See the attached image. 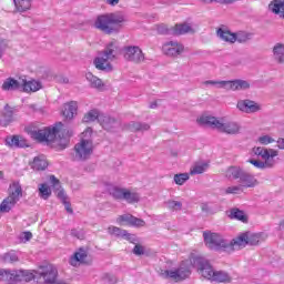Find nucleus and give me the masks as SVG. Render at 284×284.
I'll list each match as a JSON object with an SVG mask.
<instances>
[{"label": "nucleus", "instance_id": "nucleus-1", "mask_svg": "<svg viewBox=\"0 0 284 284\" xmlns=\"http://www.w3.org/2000/svg\"><path fill=\"white\" fill-rule=\"evenodd\" d=\"M62 128L63 123L60 122L55 126L33 130L31 131V139L40 141V143H43L44 141H47V143H57V145H60L61 150H65L68 143H70V139H68V136H61L60 132Z\"/></svg>", "mask_w": 284, "mask_h": 284}, {"label": "nucleus", "instance_id": "nucleus-2", "mask_svg": "<svg viewBox=\"0 0 284 284\" xmlns=\"http://www.w3.org/2000/svg\"><path fill=\"white\" fill-rule=\"evenodd\" d=\"M125 23V18L119 13H104L95 18L93 28L102 34H119Z\"/></svg>", "mask_w": 284, "mask_h": 284}, {"label": "nucleus", "instance_id": "nucleus-3", "mask_svg": "<svg viewBox=\"0 0 284 284\" xmlns=\"http://www.w3.org/2000/svg\"><path fill=\"white\" fill-rule=\"evenodd\" d=\"M190 264L196 267L197 272H200L203 278H207V281H216L217 283H230L232 277L225 271H214L210 262L201 256H193L190 260Z\"/></svg>", "mask_w": 284, "mask_h": 284}, {"label": "nucleus", "instance_id": "nucleus-4", "mask_svg": "<svg viewBox=\"0 0 284 284\" xmlns=\"http://www.w3.org/2000/svg\"><path fill=\"white\" fill-rule=\"evenodd\" d=\"M199 123L201 125H209V128H213L223 134H230L232 136L236 134H241V124L239 122L229 121L221 122L219 119L211 115H203L199 119Z\"/></svg>", "mask_w": 284, "mask_h": 284}, {"label": "nucleus", "instance_id": "nucleus-5", "mask_svg": "<svg viewBox=\"0 0 284 284\" xmlns=\"http://www.w3.org/2000/svg\"><path fill=\"white\" fill-rule=\"evenodd\" d=\"M225 176L230 181H239L243 190L258 185V180H256L254 174L245 171L241 166H230L225 172Z\"/></svg>", "mask_w": 284, "mask_h": 284}, {"label": "nucleus", "instance_id": "nucleus-6", "mask_svg": "<svg viewBox=\"0 0 284 284\" xmlns=\"http://www.w3.org/2000/svg\"><path fill=\"white\" fill-rule=\"evenodd\" d=\"M253 152L254 154H256V156H261V159H263L264 161L263 162L254 159L248 160V163H251V165H254V168H257V170H267L276 165L275 159L276 156H278V151L274 149L257 146L253 149Z\"/></svg>", "mask_w": 284, "mask_h": 284}, {"label": "nucleus", "instance_id": "nucleus-7", "mask_svg": "<svg viewBox=\"0 0 284 284\" xmlns=\"http://www.w3.org/2000/svg\"><path fill=\"white\" fill-rule=\"evenodd\" d=\"M204 244L209 250L213 252H226L227 240L223 239V235L213 233L212 231L203 232Z\"/></svg>", "mask_w": 284, "mask_h": 284}, {"label": "nucleus", "instance_id": "nucleus-8", "mask_svg": "<svg viewBox=\"0 0 284 284\" xmlns=\"http://www.w3.org/2000/svg\"><path fill=\"white\" fill-rule=\"evenodd\" d=\"M11 193L8 197H6L0 204V216L1 214H8L17 203H19L20 199L23 196V190L19 183L13 182L11 186Z\"/></svg>", "mask_w": 284, "mask_h": 284}, {"label": "nucleus", "instance_id": "nucleus-9", "mask_svg": "<svg viewBox=\"0 0 284 284\" xmlns=\"http://www.w3.org/2000/svg\"><path fill=\"white\" fill-rule=\"evenodd\" d=\"M192 274V271L190 270V262H182L180 266L174 270H161L160 271V276L162 278H172L173 281H185Z\"/></svg>", "mask_w": 284, "mask_h": 284}, {"label": "nucleus", "instance_id": "nucleus-10", "mask_svg": "<svg viewBox=\"0 0 284 284\" xmlns=\"http://www.w3.org/2000/svg\"><path fill=\"white\" fill-rule=\"evenodd\" d=\"M109 193L115 201H125L130 204L139 203L141 200L139 193L132 192L125 187L113 186L109 190Z\"/></svg>", "mask_w": 284, "mask_h": 284}, {"label": "nucleus", "instance_id": "nucleus-11", "mask_svg": "<svg viewBox=\"0 0 284 284\" xmlns=\"http://www.w3.org/2000/svg\"><path fill=\"white\" fill-rule=\"evenodd\" d=\"M94 144L92 140L82 139L74 145L73 160L75 161H88L92 156Z\"/></svg>", "mask_w": 284, "mask_h": 284}, {"label": "nucleus", "instance_id": "nucleus-12", "mask_svg": "<svg viewBox=\"0 0 284 284\" xmlns=\"http://www.w3.org/2000/svg\"><path fill=\"white\" fill-rule=\"evenodd\" d=\"M122 55L125 61H129L130 63L139 64L145 61V54L143 53V50H141V48L138 45L123 47Z\"/></svg>", "mask_w": 284, "mask_h": 284}, {"label": "nucleus", "instance_id": "nucleus-13", "mask_svg": "<svg viewBox=\"0 0 284 284\" xmlns=\"http://www.w3.org/2000/svg\"><path fill=\"white\" fill-rule=\"evenodd\" d=\"M36 274L40 275V278H43L47 284L57 283V276H59V271L52 264L40 266Z\"/></svg>", "mask_w": 284, "mask_h": 284}, {"label": "nucleus", "instance_id": "nucleus-14", "mask_svg": "<svg viewBox=\"0 0 284 284\" xmlns=\"http://www.w3.org/2000/svg\"><path fill=\"white\" fill-rule=\"evenodd\" d=\"M34 278L37 275L30 271L19 270L7 273V281H13V283H30Z\"/></svg>", "mask_w": 284, "mask_h": 284}, {"label": "nucleus", "instance_id": "nucleus-15", "mask_svg": "<svg viewBox=\"0 0 284 284\" xmlns=\"http://www.w3.org/2000/svg\"><path fill=\"white\" fill-rule=\"evenodd\" d=\"M236 108L240 112H244L245 114H255V112H261V104L250 99L239 100Z\"/></svg>", "mask_w": 284, "mask_h": 284}, {"label": "nucleus", "instance_id": "nucleus-16", "mask_svg": "<svg viewBox=\"0 0 284 284\" xmlns=\"http://www.w3.org/2000/svg\"><path fill=\"white\" fill-rule=\"evenodd\" d=\"M18 110L14 106H10V104H6L1 114H0V125L2 128H8L10 123H13L14 115L17 114Z\"/></svg>", "mask_w": 284, "mask_h": 284}, {"label": "nucleus", "instance_id": "nucleus-17", "mask_svg": "<svg viewBox=\"0 0 284 284\" xmlns=\"http://www.w3.org/2000/svg\"><path fill=\"white\" fill-rule=\"evenodd\" d=\"M162 50L166 57H179V54L183 53V44L176 41H169L163 44Z\"/></svg>", "mask_w": 284, "mask_h": 284}, {"label": "nucleus", "instance_id": "nucleus-18", "mask_svg": "<svg viewBox=\"0 0 284 284\" xmlns=\"http://www.w3.org/2000/svg\"><path fill=\"white\" fill-rule=\"evenodd\" d=\"M247 245V234H242L231 242L226 240V252H234V250H241V247H245Z\"/></svg>", "mask_w": 284, "mask_h": 284}, {"label": "nucleus", "instance_id": "nucleus-19", "mask_svg": "<svg viewBox=\"0 0 284 284\" xmlns=\"http://www.w3.org/2000/svg\"><path fill=\"white\" fill-rule=\"evenodd\" d=\"M119 52H121V50L119 49V42L113 41L106 44L105 49L102 51V57L105 58L108 61H114Z\"/></svg>", "mask_w": 284, "mask_h": 284}, {"label": "nucleus", "instance_id": "nucleus-20", "mask_svg": "<svg viewBox=\"0 0 284 284\" xmlns=\"http://www.w3.org/2000/svg\"><path fill=\"white\" fill-rule=\"evenodd\" d=\"M6 145H8V148H29L28 145V140H26V138L21 136V135H8L6 138Z\"/></svg>", "mask_w": 284, "mask_h": 284}, {"label": "nucleus", "instance_id": "nucleus-21", "mask_svg": "<svg viewBox=\"0 0 284 284\" xmlns=\"http://www.w3.org/2000/svg\"><path fill=\"white\" fill-rule=\"evenodd\" d=\"M23 79L16 80L14 78H8L2 84V90L6 92H14L17 90L22 91Z\"/></svg>", "mask_w": 284, "mask_h": 284}, {"label": "nucleus", "instance_id": "nucleus-22", "mask_svg": "<svg viewBox=\"0 0 284 284\" xmlns=\"http://www.w3.org/2000/svg\"><path fill=\"white\" fill-rule=\"evenodd\" d=\"M226 90H232L233 92L250 90V83L245 80H229L226 81Z\"/></svg>", "mask_w": 284, "mask_h": 284}, {"label": "nucleus", "instance_id": "nucleus-23", "mask_svg": "<svg viewBox=\"0 0 284 284\" xmlns=\"http://www.w3.org/2000/svg\"><path fill=\"white\" fill-rule=\"evenodd\" d=\"M77 110H79V105L77 104V101L68 102L63 105L62 115L67 120L74 119V114H77Z\"/></svg>", "mask_w": 284, "mask_h": 284}, {"label": "nucleus", "instance_id": "nucleus-24", "mask_svg": "<svg viewBox=\"0 0 284 284\" xmlns=\"http://www.w3.org/2000/svg\"><path fill=\"white\" fill-rule=\"evenodd\" d=\"M118 221H122L124 223H129V225H133V227H145V221L135 217L132 214L121 215Z\"/></svg>", "mask_w": 284, "mask_h": 284}, {"label": "nucleus", "instance_id": "nucleus-25", "mask_svg": "<svg viewBox=\"0 0 284 284\" xmlns=\"http://www.w3.org/2000/svg\"><path fill=\"white\" fill-rule=\"evenodd\" d=\"M125 130H129V132H148L150 130V124L145 122H130L124 125Z\"/></svg>", "mask_w": 284, "mask_h": 284}, {"label": "nucleus", "instance_id": "nucleus-26", "mask_svg": "<svg viewBox=\"0 0 284 284\" xmlns=\"http://www.w3.org/2000/svg\"><path fill=\"white\" fill-rule=\"evenodd\" d=\"M41 88V82L37 80L28 81L26 79H22V92H39Z\"/></svg>", "mask_w": 284, "mask_h": 284}, {"label": "nucleus", "instance_id": "nucleus-27", "mask_svg": "<svg viewBox=\"0 0 284 284\" xmlns=\"http://www.w3.org/2000/svg\"><path fill=\"white\" fill-rule=\"evenodd\" d=\"M110 60L101 57L94 59L93 63L97 70H101L102 72H112V64L108 62Z\"/></svg>", "mask_w": 284, "mask_h": 284}, {"label": "nucleus", "instance_id": "nucleus-28", "mask_svg": "<svg viewBox=\"0 0 284 284\" xmlns=\"http://www.w3.org/2000/svg\"><path fill=\"white\" fill-rule=\"evenodd\" d=\"M268 10H271L273 14H278L281 19H284V0H273L268 4Z\"/></svg>", "mask_w": 284, "mask_h": 284}, {"label": "nucleus", "instance_id": "nucleus-29", "mask_svg": "<svg viewBox=\"0 0 284 284\" xmlns=\"http://www.w3.org/2000/svg\"><path fill=\"white\" fill-rule=\"evenodd\" d=\"M87 81H89L91 88H94L95 90H103L105 84L103 83V80H101L99 77L92 74V72H88L85 74Z\"/></svg>", "mask_w": 284, "mask_h": 284}, {"label": "nucleus", "instance_id": "nucleus-30", "mask_svg": "<svg viewBox=\"0 0 284 284\" xmlns=\"http://www.w3.org/2000/svg\"><path fill=\"white\" fill-rule=\"evenodd\" d=\"M229 219L241 221L242 223H247V215L244 211H241L237 207L231 209L227 214Z\"/></svg>", "mask_w": 284, "mask_h": 284}, {"label": "nucleus", "instance_id": "nucleus-31", "mask_svg": "<svg viewBox=\"0 0 284 284\" xmlns=\"http://www.w3.org/2000/svg\"><path fill=\"white\" fill-rule=\"evenodd\" d=\"M31 168L37 172L45 170V168H48V160H45V155L36 156L31 163Z\"/></svg>", "mask_w": 284, "mask_h": 284}, {"label": "nucleus", "instance_id": "nucleus-32", "mask_svg": "<svg viewBox=\"0 0 284 284\" xmlns=\"http://www.w3.org/2000/svg\"><path fill=\"white\" fill-rule=\"evenodd\" d=\"M217 37L226 43H236V33H232L230 30L217 29Z\"/></svg>", "mask_w": 284, "mask_h": 284}, {"label": "nucleus", "instance_id": "nucleus-33", "mask_svg": "<svg viewBox=\"0 0 284 284\" xmlns=\"http://www.w3.org/2000/svg\"><path fill=\"white\" fill-rule=\"evenodd\" d=\"M85 258H88V253L85 252V250L80 248L79 252H75L74 255L71 257L70 264L73 267H77L79 263H85Z\"/></svg>", "mask_w": 284, "mask_h": 284}, {"label": "nucleus", "instance_id": "nucleus-34", "mask_svg": "<svg viewBox=\"0 0 284 284\" xmlns=\"http://www.w3.org/2000/svg\"><path fill=\"white\" fill-rule=\"evenodd\" d=\"M273 58L277 63H284V43H275L273 47Z\"/></svg>", "mask_w": 284, "mask_h": 284}, {"label": "nucleus", "instance_id": "nucleus-35", "mask_svg": "<svg viewBox=\"0 0 284 284\" xmlns=\"http://www.w3.org/2000/svg\"><path fill=\"white\" fill-rule=\"evenodd\" d=\"M101 114L99 113V110L93 109L90 110L82 119L83 123H92L94 121H99L101 123Z\"/></svg>", "mask_w": 284, "mask_h": 284}, {"label": "nucleus", "instance_id": "nucleus-36", "mask_svg": "<svg viewBox=\"0 0 284 284\" xmlns=\"http://www.w3.org/2000/svg\"><path fill=\"white\" fill-rule=\"evenodd\" d=\"M13 3L18 12H26V10H30L32 7V0H13Z\"/></svg>", "mask_w": 284, "mask_h": 284}, {"label": "nucleus", "instance_id": "nucleus-37", "mask_svg": "<svg viewBox=\"0 0 284 284\" xmlns=\"http://www.w3.org/2000/svg\"><path fill=\"white\" fill-rule=\"evenodd\" d=\"M187 32H192V27L187 23L176 24L173 28V34H187Z\"/></svg>", "mask_w": 284, "mask_h": 284}, {"label": "nucleus", "instance_id": "nucleus-38", "mask_svg": "<svg viewBox=\"0 0 284 284\" xmlns=\"http://www.w3.org/2000/svg\"><path fill=\"white\" fill-rule=\"evenodd\" d=\"M100 123H102L104 130H110V128H114L119 122L112 116H102Z\"/></svg>", "mask_w": 284, "mask_h": 284}, {"label": "nucleus", "instance_id": "nucleus-39", "mask_svg": "<svg viewBox=\"0 0 284 284\" xmlns=\"http://www.w3.org/2000/svg\"><path fill=\"white\" fill-rule=\"evenodd\" d=\"M209 168L210 164H207V162L197 163L191 170V174H203L207 171Z\"/></svg>", "mask_w": 284, "mask_h": 284}, {"label": "nucleus", "instance_id": "nucleus-40", "mask_svg": "<svg viewBox=\"0 0 284 284\" xmlns=\"http://www.w3.org/2000/svg\"><path fill=\"white\" fill-rule=\"evenodd\" d=\"M51 194H52V190H50V186H48V184H40L39 195L41 196V199H43L44 201H48Z\"/></svg>", "mask_w": 284, "mask_h": 284}, {"label": "nucleus", "instance_id": "nucleus-41", "mask_svg": "<svg viewBox=\"0 0 284 284\" xmlns=\"http://www.w3.org/2000/svg\"><path fill=\"white\" fill-rule=\"evenodd\" d=\"M250 39H252V33H247L245 31H239L235 33V41H237V43H245L250 41Z\"/></svg>", "mask_w": 284, "mask_h": 284}, {"label": "nucleus", "instance_id": "nucleus-42", "mask_svg": "<svg viewBox=\"0 0 284 284\" xmlns=\"http://www.w3.org/2000/svg\"><path fill=\"white\" fill-rule=\"evenodd\" d=\"M173 181L176 185H183L186 181H190V174L187 173H179L175 174Z\"/></svg>", "mask_w": 284, "mask_h": 284}, {"label": "nucleus", "instance_id": "nucleus-43", "mask_svg": "<svg viewBox=\"0 0 284 284\" xmlns=\"http://www.w3.org/2000/svg\"><path fill=\"white\" fill-rule=\"evenodd\" d=\"M204 85H215V88L226 90L227 81L222 80V81H214V80H206L203 82Z\"/></svg>", "mask_w": 284, "mask_h": 284}, {"label": "nucleus", "instance_id": "nucleus-44", "mask_svg": "<svg viewBox=\"0 0 284 284\" xmlns=\"http://www.w3.org/2000/svg\"><path fill=\"white\" fill-rule=\"evenodd\" d=\"M3 261L6 263H18L19 261V255H17V253L14 251H11L9 253H6L3 255Z\"/></svg>", "mask_w": 284, "mask_h": 284}, {"label": "nucleus", "instance_id": "nucleus-45", "mask_svg": "<svg viewBox=\"0 0 284 284\" xmlns=\"http://www.w3.org/2000/svg\"><path fill=\"white\" fill-rule=\"evenodd\" d=\"M242 192H243V186L241 184L227 186L224 190V194H241Z\"/></svg>", "mask_w": 284, "mask_h": 284}, {"label": "nucleus", "instance_id": "nucleus-46", "mask_svg": "<svg viewBox=\"0 0 284 284\" xmlns=\"http://www.w3.org/2000/svg\"><path fill=\"white\" fill-rule=\"evenodd\" d=\"M166 205H168L169 210H173V212H179L183 207V203H181L179 201H174V200L168 201Z\"/></svg>", "mask_w": 284, "mask_h": 284}, {"label": "nucleus", "instance_id": "nucleus-47", "mask_svg": "<svg viewBox=\"0 0 284 284\" xmlns=\"http://www.w3.org/2000/svg\"><path fill=\"white\" fill-rule=\"evenodd\" d=\"M128 231L116 227V226H110L109 233L113 234L114 236H120L121 239L125 237Z\"/></svg>", "mask_w": 284, "mask_h": 284}, {"label": "nucleus", "instance_id": "nucleus-48", "mask_svg": "<svg viewBox=\"0 0 284 284\" xmlns=\"http://www.w3.org/2000/svg\"><path fill=\"white\" fill-rule=\"evenodd\" d=\"M257 143H260V145H270L271 143H276V140L266 134L257 138Z\"/></svg>", "mask_w": 284, "mask_h": 284}, {"label": "nucleus", "instance_id": "nucleus-49", "mask_svg": "<svg viewBox=\"0 0 284 284\" xmlns=\"http://www.w3.org/2000/svg\"><path fill=\"white\" fill-rule=\"evenodd\" d=\"M261 242V235L258 234H251L246 235V245H258Z\"/></svg>", "mask_w": 284, "mask_h": 284}, {"label": "nucleus", "instance_id": "nucleus-50", "mask_svg": "<svg viewBox=\"0 0 284 284\" xmlns=\"http://www.w3.org/2000/svg\"><path fill=\"white\" fill-rule=\"evenodd\" d=\"M158 33L159 34H174V29L168 28V24H159Z\"/></svg>", "mask_w": 284, "mask_h": 284}, {"label": "nucleus", "instance_id": "nucleus-51", "mask_svg": "<svg viewBox=\"0 0 284 284\" xmlns=\"http://www.w3.org/2000/svg\"><path fill=\"white\" fill-rule=\"evenodd\" d=\"M71 236H73L74 239H79L80 241H83V239H85V232H83V230L81 229H73L71 230Z\"/></svg>", "mask_w": 284, "mask_h": 284}, {"label": "nucleus", "instance_id": "nucleus-52", "mask_svg": "<svg viewBox=\"0 0 284 284\" xmlns=\"http://www.w3.org/2000/svg\"><path fill=\"white\" fill-rule=\"evenodd\" d=\"M102 281L103 283H106V284H116V276H114L113 274L106 273L102 276Z\"/></svg>", "mask_w": 284, "mask_h": 284}, {"label": "nucleus", "instance_id": "nucleus-53", "mask_svg": "<svg viewBox=\"0 0 284 284\" xmlns=\"http://www.w3.org/2000/svg\"><path fill=\"white\" fill-rule=\"evenodd\" d=\"M125 241H129V243H133V245H136V243H139V237H136L135 234L132 233H125L124 237Z\"/></svg>", "mask_w": 284, "mask_h": 284}, {"label": "nucleus", "instance_id": "nucleus-54", "mask_svg": "<svg viewBox=\"0 0 284 284\" xmlns=\"http://www.w3.org/2000/svg\"><path fill=\"white\" fill-rule=\"evenodd\" d=\"M133 254H135V256H143V254H145V248L138 242L133 247Z\"/></svg>", "mask_w": 284, "mask_h": 284}, {"label": "nucleus", "instance_id": "nucleus-55", "mask_svg": "<svg viewBox=\"0 0 284 284\" xmlns=\"http://www.w3.org/2000/svg\"><path fill=\"white\" fill-rule=\"evenodd\" d=\"M50 182L52 183L53 187L59 190L61 187V182H59V179H57L54 175L50 176Z\"/></svg>", "mask_w": 284, "mask_h": 284}, {"label": "nucleus", "instance_id": "nucleus-56", "mask_svg": "<svg viewBox=\"0 0 284 284\" xmlns=\"http://www.w3.org/2000/svg\"><path fill=\"white\" fill-rule=\"evenodd\" d=\"M57 196L60 199V201H62V203L63 201H68V195H65V191L63 190L58 191Z\"/></svg>", "mask_w": 284, "mask_h": 284}, {"label": "nucleus", "instance_id": "nucleus-57", "mask_svg": "<svg viewBox=\"0 0 284 284\" xmlns=\"http://www.w3.org/2000/svg\"><path fill=\"white\" fill-rule=\"evenodd\" d=\"M62 203H63V205H64L67 212H68L69 214H72L73 211H72V205L70 204V202H69L68 200H64Z\"/></svg>", "mask_w": 284, "mask_h": 284}, {"label": "nucleus", "instance_id": "nucleus-58", "mask_svg": "<svg viewBox=\"0 0 284 284\" xmlns=\"http://www.w3.org/2000/svg\"><path fill=\"white\" fill-rule=\"evenodd\" d=\"M276 143H277L278 150H284V138H278Z\"/></svg>", "mask_w": 284, "mask_h": 284}, {"label": "nucleus", "instance_id": "nucleus-59", "mask_svg": "<svg viewBox=\"0 0 284 284\" xmlns=\"http://www.w3.org/2000/svg\"><path fill=\"white\" fill-rule=\"evenodd\" d=\"M280 237L284 241V220L280 223Z\"/></svg>", "mask_w": 284, "mask_h": 284}, {"label": "nucleus", "instance_id": "nucleus-60", "mask_svg": "<svg viewBox=\"0 0 284 284\" xmlns=\"http://www.w3.org/2000/svg\"><path fill=\"white\" fill-rule=\"evenodd\" d=\"M23 241H30L32 239V233L31 232H24L22 234Z\"/></svg>", "mask_w": 284, "mask_h": 284}, {"label": "nucleus", "instance_id": "nucleus-61", "mask_svg": "<svg viewBox=\"0 0 284 284\" xmlns=\"http://www.w3.org/2000/svg\"><path fill=\"white\" fill-rule=\"evenodd\" d=\"M8 274H10V271L0 268V276H2V278H6V281H8Z\"/></svg>", "mask_w": 284, "mask_h": 284}, {"label": "nucleus", "instance_id": "nucleus-62", "mask_svg": "<svg viewBox=\"0 0 284 284\" xmlns=\"http://www.w3.org/2000/svg\"><path fill=\"white\" fill-rule=\"evenodd\" d=\"M4 50H6V42L3 40H0V59Z\"/></svg>", "mask_w": 284, "mask_h": 284}, {"label": "nucleus", "instance_id": "nucleus-63", "mask_svg": "<svg viewBox=\"0 0 284 284\" xmlns=\"http://www.w3.org/2000/svg\"><path fill=\"white\" fill-rule=\"evenodd\" d=\"M119 1H120V0H105V2L108 3V6H112V7L119 6Z\"/></svg>", "mask_w": 284, "mask_h": 284}, {"label": "nucleus", "instance_id": "nucleus-64", "mask_svg": "<svg viewBox=\"0 0 284 284\" xmlns=\"http://www.w3.org/2000/svg\"><path fill=\"white\" fill-rule=\"evenodd\" d=\"M201 210L202 212H210V206H207V204H202Z\"/></svg>", "mask_w": 284, "mask_h": 284}]
</instances>
